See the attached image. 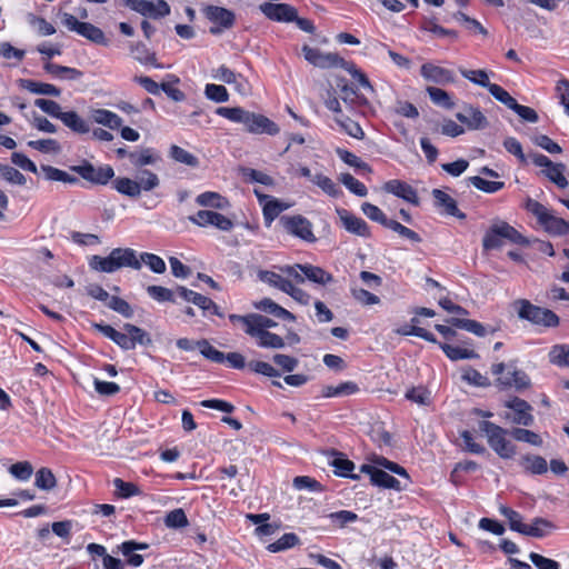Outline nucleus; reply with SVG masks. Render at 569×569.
Here are the masks:
<instances>
[{
	"label": "nucleus",
	"mask_w": 569,
	"mask_h": 569,
	"mask_svg": "<svg viewBox=\"0 0 569 569\" xmlns=\"http://www.w3.org/2000/svg\"><path fill=\"white\" fill-rule=\"evenodd\" d=\"M525 208L537 218L538 223L542 226L547 232L553 236H566L569 233V222L553 216L547 207L539 201L528 198Z\"/></svg>",
	"instance_id": "5"
},
{
	"label": "nucleus",
	"mask_w": 569,
	"mask_h": 569,
	"mask_svg": "<svg viewBox=\"0 0 569 569\" xmlns=\"http://www.w3.org/2000/svg\"><path fill=\"white\" fill-rule=\"evenodd\" d=\"M549 361L558 367H569V345H556L549 351Z\"/></svg>",
	"instance_id": "50"
},
{
	"label": "nucleus",
	"mask_w": 569,
	"mask_h": 569,
	"mask_svg": "<svg viewBox=\"0 0 569 569\" xmlns=\"http://www.w3.org/2000/svg\"><path fill=\"white\" fill-rule=\"evenodd\" d=\"M505 407L511 410L501 415L505 420L525 427L533 425V408L528 401L515 396L505 402Z\"/></svg>",
	"instance_id": "11"
},
{
	"label": "nucleus",
	"mask_w": 569,
	"mask_h": 569,
	"mask_svg": "<svg viewBox=\"0 0 569 569\" xmlns=\"http://www.w3.org/2000/svg\"><path fill=\"white\" fill-rule=\"evenodd\" d=\"M456 118L469 130H480L488 126V120L480 109L470 104H466L462 112L456 113Z\"/></svg>",
	"instance_id": "20"
},
{
	"label": "nucleus",
	"mask_w": 569,
	"mask_h": 569,
	"mask_svg": "<svg viewBox=\"0 0 569 569\" xmlns=\"http://www.w3.org/2000/svg\"><path fill=\"white\" fill-rule=\"evenodd\" d=\"M60 120L66 127L76 133L83 134L90 131L88 122L73 110L63 111V113H61Z\"/></svg>",
	"instance_id": "27"
},
{
	"label": "nucleus",
	"mask_w": 569,
	"mask_h": 569,
	"mask_svg": "<svg viewBox=\"0 0 569 569\" xmlns=\"http://www.w3.org/2000/svg\"><path fill=\"white\" fill-rule=\"evenodd\" d=\"M197 348L199 349L200 353L208 360L214 362V363H223L224 362V356L222 351L216 349L213 346L210 345V342L207 339H201L197 341Z\"/></svg>",
	"instance_id": "43"
},
{
	"label": "nucleus",
	"mask_w": 569,
	"mask_h": 569,
	"mask_svg": "<svg viewBox=\"0 0 569 569\" xmlns=\"http://www.w3.org/2000/svg\"><path fill=\"white\" fill-rule=\"evenodd\" d=\"M254 194L257 196L260 203L263 202V220L266 227L269 228L271 223L274 221V219L278 218L282 212V208L280 207V200L271 196L260 193L258 190H254Z\"/></svg>",
	"instance_id": "24"
},
{
	"label": "nucleus",
	"mask_w": 569,
	"mask_h": 569,
	"mask_svg": "<svg viewBox=\"0 0 569 569\" xmlns=\"http://www.w3.org/2000/svg\"><path fill=\"white\" fill-rule=\"evenodd\" d=\"M122 329L129 333L130 342L132 343V350L137 347V345L143 347H149L152 345V339L144 329L129 322L124 323Z\"/></svg>",
	"instance_id": "30"
},
{
	"label": "nucleus",
	"mask_w": 569,
	"mask_h": 569,
	"mask_svg": "<svg viewBox=\"0 0 569 569\" xmlns=\"http://www.w3.org/2000/svg\"><path fill=\"white\" fill-rule=\"evenodd\" d=\"M461 378L463 381L468 382L471 386L483 388L491 386L490 380L486 376H482L478 370L471 367H468L463 371Z\"/></svg>",
	"instance_id": "60"
},
{
	"label": "nucleus",
	"mask_w": 569,
	"mask_h": 569,
	"mask_svg": "<svg viewBox=\"0 0 569 569\" xmlns=\"http://www.w3.org/2000/svg\"><path fill=\"white\" fill-rule=\"evenodd\" d=\"M147 293L150 298L158 302L176 303L174 291L162 286H148Z\"/></svg>",
	"instance_id": "53"
},
{
	"label": "nucleus",
	"mask_w": 569,
	"mask_h": 569,
	"mask_svg": "<svg viewBox=\"0 0 569 569\" xmlns=\"http://www.w3.org/2000/svg\"><path fill=\"white\" fill-rule=\"evenodd\" d=\"M89 267L98 272L113 273L123 267L140 270L141 263L136 250L131 248H114L107 257L92 256L89 259Z\"/></svg>",
	"instance_id": "2"
},
{
	"label": "nucleus",
	"mask_w": 569,
	"mask_h": 569,
	"mask_svg": "<svg viewBox=\"0 0 569 569\" xmlns=\"http://www.w3.org/2000/svg\"><path fill=\"white\" fill-rule=\"evenodd\" d=\"M111 184L112 188L122 196L134 199L140 197V186H138L136 180L127 177H118L112 178Z\"/></svg>",
	"instance_id": "26"
},
{
	"label": "nucleus",
	"mask_w": 569,
	"mask_h": 569,
	"mask_svg": "<svg viewBox=\"0 0 569 569\" xmlns=\"http://www.w3.org/2000/svg\"><path fill=\"white\" fill-rule=\"evenodd\" d=\"M9 472L16 479L27 481L33 473V467L29 461H19L10 466Z\"/></svg>",
	"instance_id": "64"
},
{
	"label": "nucleus",
	"mask_w": 569,
	"mask_h": 569,
	"mask_svg": "<svg viewBox=\"0 0 569 569\" xmlns=\"http://www.w3.org/2000/svg\"><path fill=\"white\" fill-rule=\"evenodd\" d=\"M113 486L120 498L128 499L140 493V489L133 482H127L120 478L113 479Z\"/></svg>",
	"instance_id": "61"
},
{
	"label": "nucleus",
	"mask_w": 569,
	"mask_h": 569,
	"mask_svg": "<svg viewBox=\"0 0 569 569\" xmlns=\"http://www.w3.org/2000/svg\"><path fill=\"white\" fill-rule=\"evenodd\" d=\"M124 6L151 19H160L170 14V6L164 0H157V3L149 0H124Z\"/></svg>",
	"instance_id": "13"
},
{
	"label": "nucleus",
	"mask_w": 569,
	"mask_h": 569,
	"mask_svg": "<svg viewBox=\"0 0 569 569\" xmlns=\"http://www.w3.org/2000/svg\"><path fill=\"white\" fill-rule=\"evenodd\" d=\"M61 23L69 31H73L96 44L104 46V47L109 46V40L107 39L104 32L99 27H97L90 22L79 21L71 13L62 12L61 13Z\"/></svg>",
	"instance_id": "8"
},
{
	"label": "nucleus",
	"mask_w": 569,
	"mask_h": 569,
	"mask_svg": "<svg viewBox=\"0 0 569 569\" xmlns=\"http://www.w3.org/2000/svg\"><path fill=\"white\" fill-rule=\"evenodd\" d=\"M496 385L501 389L515 388L517 391H522L531 386L529 376L518 369L513 362L508 363V371L505 376L498 377Z\"/></svg>",
	"instance_id": "14"
},
{
	"label": "nucleus",
	"mask_w": 569,
	"mask_h": 569,
	"mask_svg": "<svg viewBox=\"0 0 569 569\" xmlns=\"http://www.w3.org/2000/svg\"><path fill=\"white\" fill-rule=\"evenodd\" d=\"M499 512L505 518L508 519L510 530L516 531L521 535L522 533H531L530 531H532V530L527 528V525L522 522V516L518 511H516L507 506H500Z\"/></svg>",
	"instance_id": "29"
},
{
	"label": "nucleus",
	"mask_w": 569,
	"mask_h": 569,
	"mask_svg": "<svg viewBox=\"0 0 569 569\" xmlns=\"http://www.w3.org/2000/svg\"><path fill=\"white\" fill-rule=\"evenodd\" d=\"M566 164L562 162L555 163L547 169H542L541 173L553 182L558 188L565 189L568 187V180L565 177Z\"/></svg>",
	"instance_id": "35"
},
{
	"label": "nucleus",
	"mask_w": 569,
	"mask_h": 569,
	"mask_svg": "<svg viewBox=\"0 0 569 569\" xmlns=\"http://www.w3.org/2000/svg\"><path fill=\"white\" fill-rule=\"evenodd\" d=\"M251 337L258 340L261 348L282 349L286 346L284 339L271 331L257 330Z\"/></svg>",
	"instance_id": "34"
},
{
	"label": "nucleus",
	"mask_w": 569,
	"mask_h": 569,
	"mask_svg": "<svg viewBox=\"0 0 569 569\" xmlns=\"http://www.w3.org/2000/svg\"><path fill=\"white\" fill-rule=\"evenodd\" d=\"M459 72L461 76L469 81H471L475 84H478L482 88H486L487 90L491 86V82L489 81V76L486 70L478 69V70H468L462 67L459 68Z\"/></svg>",
	"instance_id": "47"
},
{
	"label": "nucleus",
	"mask_w": 569,
	"mask_h": 569,
	"mask_svg": "<svg viewBox=\"0 0 569 569\" xmlns=\"http://www.w3.org/2000/svg\"><path fill=\"white\" fill-rule=\"evenodd\" d=\"M311 182L322 189L328 196L337 198L342 191L341 189L327 176L322 173L313 174Z\"/></svg>",
	"instance_id": "46"
},
{
	"label": "nucleus",
	"mask_w": 569,
	"mask_h": 569,
	"mask_svg": "<svg viewBox=\"0 0 569 569\" xmlns=\"http://www.w3.org/2000/svg\"><path fill=\"white\" fill-rule=\"evenodd\" d=\"M107 307L128 319L132 318L134 313L130 303L117 296H111Z\"/></svg>",
	"instance_id": "63"
},
{
	"label": "nucleus",
	"mask_w": 569,
	"mask_h": 569,
	"mask_svg": "<svg viewBox=\"0 0 569 569\" xmlns=\"http://www.w3.org/2000/svg\"><path fill=\"white\" fill-rule=\"evenodd\" d=\"M510 435L517 441L527 442V443H530V445L537 446V447H540L542 445L541 437L538 433H536L529 429L513 428L510 431Z\"/></svg>",
	"instance_id": "57"
},
{
	"label": "nucleus",
	"mask_w": 569,
	"mask_h": 569,
	"mask_svg": "<svg viewBox=\"0 0 569 569\" xmlns=\"http://www.w3.org/2000/svg\"><path fill=\"white\" fill-rule=\"evenodd\" d=\"M94 122L102 124L111 130L119 129L122 126V119L114 112L107 109H97L92 112Z\"/></svg>",
	"instance_id": "33"
},
{
	"label": "nucleus",
	"mask_w": 569,
	"mask_h": 569,
	"mask_svg": "<svg viewBox=\"0 0 569 569\" xmlns=\"http://www.w3.org/2000/svg\"><path fill=\"white\" fill-rule=\"evenodd\" d=\"M426 91L435 104L448 110L455 107V102L446 90L437 87H428Z\"/></svg>",
	"instance_id": "45"
},
{
	"label": "nucleus",
	"mask_w": 569,
	"mask_h": 569,
	"mask_svg": "<svg viewBox=\"0 0 569 569\" xmlns=\"http://www.w3.org/2000/svg\"><path fill=\"white\" fill-rule=\"evenodd\" d=\"M515 306L518 318L535 326L556 328L560 323V318L552 310L533 305L527 299L517 300Z\"/></svg>",
	"instance_id": "4"
},
{
	"label": "nucleus",
	"mask_w": 569,
	"mask_h": 569,
	"mask_svg": "<svg viewBox=\"0 0 569 569\" xmlns=\"http://www.w3.org/2000/svg\"><path fill=\"white\" fill-rule=\"evenodd\" d=\"M169 156L174 161L183 163L191 168H196L199 166V159L194 154L190 153L189 151L184 150L183 148L177 144H172L170 147Z\"/></svg>",
	"instance_id": "41"
},
{
	"label": "nucleus",
	"mask_w": 569,
	"mask_h": 569,
	"mask_svg": "<svg viewBox=\"0 0 569 569\" xmlns=\"http://www.w3.org/2000/svg\"><path fill=\"white\" fill-rule=\"evenodd\" d=\"M201 12L213 24L209 29V32L213 36L221 34L224 30L231 29L236 23L234 12L223 7L206 4Z\"/></svg>",
	"instance_id": "9"
},
{
	"label": "nucleus",
	"mask_w": 569,
	"mask_h": 569,
	"mask_svg": "<svg viewBox=\"0 0 569 569\" xmlns=\"http://www.w3.org/2000/svg\"><path fill=\"white\" fill-rule=\"evenodd\" d=\"M0 176L12 184L24 186L27 182L26 177L19 170L9 164H0Z\"/></svg>",
	"instance_id": "58"
},
{
	"label": "nucleus",
	"mask_w": 569,
	"mask_h": 569,
	"mask_svg": "<svg viewBox=\"0 0 569 569\" xmlns=\"http://www.w3.org/2000/svg\"><path fill=\"white\" fill-rule=\"evenodd\" d=\"M328 456L332 459L329 461L330 466L335 468V475L342 478H349L352 480H359L360 476L352 473L355 463L349 460L345 453L339 452L335 449L328 451Z\"/></svg>",
	"instance_id": "19"
},
{
	"label": "nucleus",
	"mask_w": 569,
	"mask_h": 569,
	"mask_svg": "<svg viewBox=\"0 0 569 569\" xmlns=\"http://www.w3.org/2000/svg\"><path fill=\"white\" fill-rule=\"evenodd\" d=\"M34 486L41 490L50 491L57 486V479L52 470L42 467L36 472Z\"/></svg>",
	"instance_id": "39"
},
{
	"label": "nucleus",
	"mask_w": 569,
	"mask_h": 569,
	"mask_svg": "<svg viewBox=\"0 0 569 569\" xmlns=\"http://www.w3.org/2000/svg\"><path fill=\"white\" fill-rule=\"evenodd\" d=\"M447 322L453 328L462 329L468 332L473 333L477 337H485L487 335V329L485 326L477 320L471 319H462V318H449Z\"/></svg>",
	"instance_id": "32"
},
{
	"label": "nucleus",
	"mask_w": 569,
	"mask_h": 569,
	"mask_svg": "<svg viewBox=\"0 0 569 569\" xmlns=\"http://www.w3.org/2000/svg\"><path fill=\"white\" fill-rule=\"evenodd\" d=\"M522 463L526 470L532 475H542L548 470L547 460L541 456L526 455L522 457Z\"/></svg>",
	"instance_id": "42"
},
{
	"label": "nucleus",
	"mask_w": 569,
	"mask_h": 569,
	"mask_svg": "<svg viewBox=\"0 0 569 569\" xmlns=\"http://www.w3.org/2000/svg\"><path fill=\"white\" fill-rule=\"evenodd\" d=\"M259 9L272 21L293 22L297 19V9L288 3L264 2L259 6Z\"/></svg>",
	"instance_id": "15"
},
{
	"label": "nucleus",
	"mask_w": 569,
	"mask_h": 569,
	"mask_svg": "<svg viewBox=\"0 0 569 569\" xmlns=\"http://www.w3.org/2000/svg\"><path fill=\"white\" fill-rule=\"evenodd\" d=\"M70 170L79 174L83 180L99 186H106L114 177V170L109 164L96 168L88 160H82L80 164L71 166Z\"/></svg>",
	"instance_id": "12"
},
{
	"label": "nucleus",
	"mask_w": 569,
	"mask_h": 569,
	"mask_svg": "<svg viewBox=\"0 0 569 569\" xmlns=\"http://www.w3.org/2000/svg\"><path fill=\"white\" fill-rule=\"evenodd\" d=\"M138 259L154 273H163L167 269L164 260L154 253L142 252Z\"/></svg>",
	"instance_id": "56"
},
{
	"label": "nucleus",
	"mask_w": 569,
	"mask_h": 569,
	"mask_svg": "<svg viewBox=\"0 0 569 569\" xmlns=\"http://www.w3.org/2000/svg\"><path fill=\"white\" fill-rule=\"evenodd\" d=\"M204 94L209 100L214 102H227L229 100V93L224 86L208 83L204 88Z\"/></svg>",
	"instance_id": "62"
},
{
	"label": "nucleus",
	"mask_w": 569,
	"mask_h": 569,
	"mask_svg": "<svg viewBox=\"0 0 569 569\" xmlns=\"http://www.w3.org/2000/svg\"><path fill=\"white\" fill-rule=\"evenodd\" d=\"M19 84L21 88L34 94L51 97H60L61 94V90L51 83L39 82L30 79H20Z\"/></svg>",
	"instance_id": "25"
},
{
	"label": "nucleus",
	"mask_w": 569,
	"mask_h": 569,
	"mask_svg": "<svg viewBox=\"0 0 569 569\" xmlns=\"http://www.w3.org/2000/svg\"><path fill=\"white\" fill-rule=\"evenodd\" d=\"M299 543L300 538L293 532H288L280 537L277 541L268 545L267 550L270 552H280L291 549Z\"/></svg>",
	"instance_id": "40"
},
{
	"label": "nucleus",
	"mask_w": 569,
	"mask_h": 569,
	"mask_svg": "<svg viewBox=\"0 0 569 569\" xmlns=\"http://www.w3.org/2000/svg\"><path fill=\"white\" fill-rule=\"evenodd\" d=\"M361 210L370 220L380 223L385 228H389V223L393 220L389 219L379 207L370 202H363Z\"/></svg>",
	"instance_id": "44"
},
{
	"label": "nucleus",
	"mask_w": 569,
	"mask_h": 569,
	"mask_svg": "<svg viewBox=\"0 0 569 569\" xmlns=\"http://www.w3.org/2000/svg\"><path fill=\"white\" fill-rule=\"evenodd\" d=\"M282 271L289 277H292L298 283H303L305 280H309L313 283L326 286L333 281V276L330 272L310 263L286 266L282 268Z\"/></svg>",
	"instance_id": "7"
},
{
	"label": "nucleus",
	"mask_w": 569,
	"mask_h": 569,
	"mask_svg": "<svg viewBox=\"0 0 569 569\" xmlns=\"http://www.w3.org/2000/svg\"><path fill=\"white\" fill-rule=\"evenodd\" d=\"M216 113L231 122L242 123L250 133L276 136L280 131L279 126L268 117L250 112L241 107H219Z\"/></svg>",
	"instance_id": "1"
},
{
	"label": "nucleus",
	"mask_w": 569,
	"mask_h": 569,
	"mask_svg": "<svg viewBox=\"0 0 569 569\" xmlns=\"http://www.w3.org/2000/svg\"><path fill=\"white\" fill-rule=\"evenodd\" d=\"M420 74L428 81L438 84H448L455 82L456 78L451 70L432 64L423 63L420 68Z\"/></svg>",
	"instance_id": "21"
},
{
	"label": "nucleus",
	"mask_w": 569,
	"mask_h": 569,
	"mask_svg": "<svg viewBox=\"0 0 569 569\" xmlns=\"http://www.w3.org/2000/svg\"><path fill=\"white\" fill-rule=\"evenodd\" d=\"M163 523L169 529H181L189 525L188 517L182 508L166 513Z\"/></svg>",
	"instance_id": "38"
},
{
	"label": "nucleus",
	"mask_w": 569,
	"mask_h": 569,
	"mask_svg": "<svg viewBox=\"0 0 569 569\" xmlns=\"http://www.w3.org/2000/svg\"><path fill=\"white\" fill-rule=\"evenodd\" d=\"M468 182L486 193H495L505 187L502 181H488L479 176L469 177Z\"/></svg>",
	"instance_id": "49"
},
{
	"label": "nucleus",
	"mask_w": 569,
	"mask_h": 569,
	"mask_svg": "<svg viewBox=\"0 0 569 569\" xmlns=\"http://www.w3.org/2000/svg\"><path fill=\"white\" fill-rule=\"evenodd\" d=\"M433 204L441 212L447 216L455 217L459 220L467 218L466 213L459 210L457 201L448 193L440 189L432 190Z\"/></svg>",
	"instance_id": "18"
},
{
	"label": "nucleus",
	"mask_w": 569,
	"mask_h": 569,
	"mask_svg": "<svg viewBox=\"0 0 569 569\" xmlns=\"http://www.w3.org/2000/svg\"><path fill=\"white\" fill-rule=\"evenodd\" d=\"M439 348L451 361L479 358V355L472 349H466L458 346H451L448 343H439Z\"/></svg>",
	"instance_id": "36"
},
{
	"label": "nucleus",
	"mask_w": 569,
	"mask_h": 569,
	"mask_svg": "<svg viewBox=\"0 0 569 569\" xmlns=\"http://www.w3.org/2000/svg\"><path fill=\"white\" fill-rule=\"evenodd\" d=\"M160 159V156L152 148H143L140 151H132L129 153V160L136 168L154 164Z\"/></svg>",
	"instance_id": "28"
},
{
	"label": "nucleus",
	"mask_w": 569,
	"mask_h": 569,
	"mask_svg": "<svg viewBox=\"0 0 569 569\" xmlns=\"http://www.w3.org/2000/svg\"><path fill=\"white\" fill-rule=\"evenodd\" d=\"M527 528L531 529L532 533H522L523 536L543 538L548 536L549 531L553 530L556 526L546 518L536 517L530 525H527Z\"/></svg>",
	"instance_id": "37"
},
{
	"label": "nucleus",
	"mask_w": 569,
	"mask_h": 569,
	"mask_svg": "<svg viewBox=\"0 0 569 569\" xmlns=\"http://www.w3.org/2000/svg\"><path fill=\"white\" fill-rule=\"evenodd\" d=\"M382 189L387 193H391L413 206H419L420 203L417 190L406 181L399 179L388 180L385 182Z\"/></svg>",
	"instance_id": "17"
},
{
	"label": "nucleus",
	"mask_w": 569,
	"mask_h": 569,
	"mask_svg": "<svg viewBox=\"0 0 569 569\" xmlns=\"http://www.w3.org/2000/svg\"><path fill=\"white\" fill-rule=\"evenodd\" d=\"M336 212L348 232L363 238L371 237L370 227L362 218L345 208H337Z\"/></svg>",
	"instance_id": "16"
},
{
	"label": "nucleus",
	"mask_w": 569,
	"mask_h": 569,
	"mask_svg": "<svg viewBox=\"0 0 569 569\" xmlns=\"http://www.w3.org/2000/svg\"><path fill=\"white\" fill-rule=\"evenodd\" d=\"M488 91L490 94L498 100L499 102L503 103L509 109L513 110V108L517 106V100L509 94L508 91H506L502 87L496 83H491Z\"/></svg>",
	"instance_id": "59"
},
{
	"label": "nucleus",
	"mask_w": 569,
	"mask_h": 569,
	"mask_svg": "<svg viewBox=\"0 0 569 569\" xmlns=\"http://www.w3.org/2000/svg\"><path fill=\"white\" fill-rule=\"evenodd\" d=\"M137 183L141 191H151L160 184L159 177L150 170L142 169L137 177Z\"/></svg>",
	"instance_id": "52"
},
{
	"label": "nucleus",
	"mask_w": 569,
	"mask_h": 569,
	"mask_svg": "<svg viewBox=\"0 0 569 569\" xmlns=\"http://www.w3.org/2000/svg\"><path fill=\"white\" fill-rule=\"evenodd\" d=\"M479 429L487 437L489 447L502 459H511L516 455V446L506 439L507 429L488 420L479 422Z\"/></svg>",
	"instance_id": "6"
},
{
	"label": "nucleus",
	"mask_w": 569,
	"mask_h": 569,
	"mask_svg": "<svg viewBox=\"0 0 569 569\" xmlns=\"http://www.w3.org/2000/svg\"><path fill=\"white\" fill-rule=\"evenodd\" d=\"M224 198L218 192L206 191L200 193L196 198V202L201 207H211L214 209H223L224 208Z\"/></svg>",
	"instance_id": "55"
},
{
	"label": "nucleus",
	"mask_w": 569,
	"mask_h": 569,
	"mask_svg": "<svg viewBox=\"0 0 569 569\" xmlns=\"http://www.w3.org/2000/svg\"><path fill=\"white\" fill-rule=\"evenodd\" d=\"M302 53L305 59L318 68H332L335 66V61H338V53H323L317 48H311L308 44L302 47Z\"/></svg>",
	"instance_id": "22"
},
{
	"label": "nucleus",
	"mask_w": 569,
	"mask_h": 569,
	"mask_svg": "<svg viewBox=\"0 0 569 569\" xmlns=\"http://www.w3.org/2000/svg\"><path fill=\"white\" fill-rule=\"evenodd\" d=\"M92 328L98 332L102 333L106 338L113 341L122 350H132V343L130 342L129 333L120 332L112 326L106 323H92Z\"/></svg>",
	"instance_id": "23"
},
{
	"label": "nucleus",
	"mask_w": 569,
	"mask_h": 569,
	"mask_svg": "<svg viewBox=\"0 0 569 569\" xmlns=\"http://www.w3.org/2000/svg\"><path fill=\"white\" fill-rule=\"evenodd\" d=\"M337 154L348 166L353 167V168L361 170L363 172H367V173L372 172L371 167L367 162L362 161L355 153H352L348 150H345V149H337Z\"/></svg>",
	"instance_id": "48"
},
{
	"label": "nucleus",
	"mask_w": 569,
	"mask_h": 569,
	"mask_svg": "<svg viewBox=\"0 0 569 569\" xmlns=\"http://www.w3.org/2000/svg\"><path fill=\"white\" fill-rule=\"evenodd\" d=\"M43 69L53 77L61 79L79 80L83 76L82 71L79 69L60 66L53 62H46Z\"/></svg>",
	"instance_id": "31"
},
{
	"label": "nucleus",
	"mask_w": 569,
	"mask_h": 569,
	"mask_svg": "<svg viewBox=\"0 0 569 569\" xmlns=\"http://www.w3.org/2000/svg\"><path fill=\"white\" fill-rule=\"evenodd\" d=\"M339 181L352 193L358 197H366L368 193L367 187L357 180L349 172L341 173L339 177Z\"/></svg>",
	"instance_id": "51"
},
{
	"label": "nucleus",
	"mask_w": 569,
	"mask_h": 569,
	"mask_svg": "<svg viewBox=\"0 0 569 569\" xmlns=\"http://www.w3.org/2000/svg\"><path fill=\"white\" fill-rule=\"evenodd\" d=\"M373 486L385 488V489H395V490H401L400 481L396 479L395 477L390 476L386 471L378 469V471L375 472L373 480L371 482Z\"/></svg>",
	"instance_id": "54"
},
{
	"label": "nucleus",
	"mask_w": 569,
	"mask_h": 569,
	"mask_svg": "<svg viewBox=\"0 0 569 569\" xmlns=\"http://www.w3.org/2000/svg\"><path fill=\"white\" fill-rule=\"evenodd\" d=\"M503 240L519 246L529 244L528 238L522 236L517 229L506 221L497 220L485 232L482 249L486 252L500 249L503 244Z\"/></svg>",
	"instance_id": "3"
},
{
	"label": "nucleus",
	"mask_w": 569,
	"mask_h": 569,
	"mask_svg": "<svg viewBox=\"0 0 569 569\" xmlns=\"http://www.w3.org/2000/svg\"><path fill=\"white\" fill-rule=\"evenodd\" d=\"M279 224L290 236H293L310 243L317 241V238L312 231L311 221L301 214L280 216Z\"/></svg>",
	"instance_id": "10"
}]
</instances>
